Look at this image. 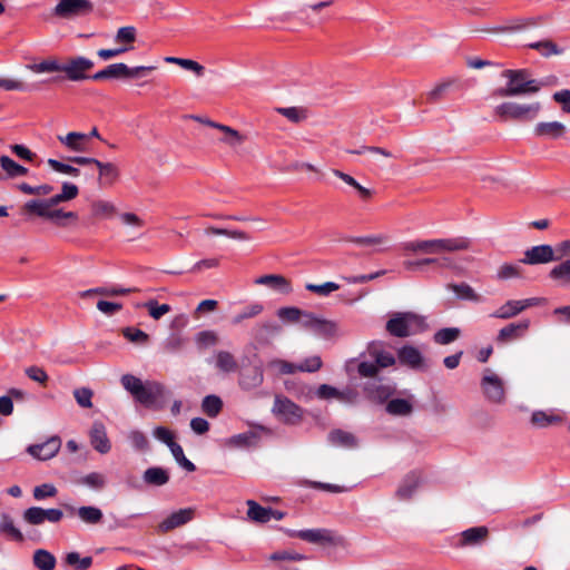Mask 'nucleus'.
I'll return each instance as SVG.
<instances>
[{"mask_svg":"<svg viewBox=\"0 0 570 570\" xmlns=\"http://www.w3.org/2000/svg\"><path fill=\"white\" fill-rule=\"evenodd\" d=\"M470 244L464 237L417 239L403 243L402 249L413 254H443L466 250Z\"/></svg>","mask_w":570,"mask_h":570,"instance_id":"1","label":"nucleus"},{"mask_svg":"<svg viewBox=\"0 0 570 570\" xmlns=\"http://www.w3.org/2000/svg\"><path fill=\"white\" fill-rule=\"evenodd\" d=\"M502 76L508 79V82L505 87L494 91V95L501 98L535 94L541 88L539 81L530 78L527 69H508L502 72Z\"/></svg>","mask_w":570,"mask_h":570,"instance_id":"2","label":"nucleus"},{"mask_svg":"<svg viewBox=\"0 0 570 570\" xmlns=\"http://www.w3.org/2000/svg\"><path fill=\"white\" fill-rule=\"evenodd\" d=\"M386 331L395 337H407L428 330L425 317L414 312L392 313L385 325Z\"/></svg>","mask_w":570,"mask_h":570,"instance_id":"3","label":"nucleus"},{"mask_svg":"<svg viewBox=\"0 0 570 570\" xmlns=\"http://www.w3.org/2000/svg\"><path fill=\"white\" fill-rule=\"evenodd\" d=\"M367 353L373 361H364L358 364L357 371L361 376L374 377L380 367H389L395 363V357L384 350L382 342H372L367 347Z\"/></svg>","mask_w":570,"mask_h":570,"instance_id":"4","label":"nucleus"},{"mask_svg":"<svg viewBox=\"0 0 570 570\" xmlns=\"http://www.w3.org/2000/svg\"><path fill=\"white\" fill-rule=\"evenodd\" d=\"M288 535L292 538H299L301 540L322 547H341L345 544V539L342 535L325 528L291 530L288 531Z\"/></svg>","mask_w":570,"mask_h":570,"instance_id":"5","label":"nucleus"},{"mask_svg":"<svg viewBox=\"0 0 570 570\" xmlns=\"http://www.w3.org/2000/svg\"><path fill=\"white\" fill-rule=\"evenodd\" d=\"M541 110L540 102L532 104H518V102H503L495 107L494 111L502 119L513 120H533Z\"/></svg>","mask_w":570,"mask_h":570,"instance_id":"6","label":"nucleus"},{"mask_svg":"<svg viewBox=\"0 0 570 570\" xmlns=\"http://www.w3.org/2000/svg\"><path fill=\"white\" fill-rule=\"evenodd\" d=\"M168 392L166 387L158 382H146L135 400L146 407L163 409L166 403Z\"/></svg>","mask_w":570,"mask_h":570,"instance_id":"7","label":"nucleus"},{"mask_svg":"<svg viewBox=\"0 0 570 570\" xmlns=\"http://www.w3.org/2000/svg\"><path fill=\"white\" fill-rule=\"evenodd\" d=\"M272 412L282 422L291 425L298 424L303 419V410L283 395H275Z\"/></svg>","mask_w":570,"mask_h":570,"instance_id":"8","label":"nucleus"},{"mask_svg":"<svg viewBox=\"0 0 570 570\" xmlns=\"http://www.w3.org/2000/svg\"><path fill=\"white\" fill-rule=\"evenodd\" d=\"M481 387L485 397L493 403H502L505 399L503 381L490 368L484 371Z\"/></svg>","mask_w":570,"mask_h":570,"instance_id":"9","label":"nucleus"},{"mask_svg":"<svg viewBox=\"0 0 570 570\" xmlns=\"http://www.w3.org/2000/svg\"><path fill=\"white\" fill-rule=\"evenodd\" d=\"M92 11V3L89 0H59L53 13L60 18H71L87 14Z\"/></svg>","mask_w":570,"mask_h":570,"instance_id":"10","label":"nucleus"},{"mask_svg":"<svg viewBox=\"0 0 570 570\" xmlns=\"http://www.w3.org/2000/svg\"><path fill=\"white\" fill-rule=\"evenodd\" d=\"M94 68V61L85 57H76L70 59L67 63L61 65V71H63L67 78L71 81H79L87 79V71Z\"/></svg>","mask_w":570,"mask_h":570,"instance_id":"11","label":"nucleus"},{"mask_svg":"<svg viewBox=\"0 0 570 570\" xmlns=\"http://www.w3.org/2000/svg\"><path fill=\"white\" fill-rule=\"evenodd\" d=\"M530 327V320H522L518 323H509L503 326L495 336L499 345H507L513 341L522 338Z\"/></svg>","mask_w":570,"mask_h":570,"instance_id":"12","label":"nucleus"},{"mask_svg":"<svg viewBox=\"0 0 570 570\" xmlns=\"http://www.w3.org/2000/svg\"><path fill=\"white\" fill-rule=\"evenodd\" d=\"M561 259V256H554V250L550 245L533 246L524 252L521 263L529 265L547 264Z\"/></svg>","mask_w":570,"mask_h":570,"instance_id":"13","label":"nucleus"},{"mask_svg":"<svg viewBox=\"0 0 570 570\" xmlns=\"http://www.w3.org/2000/svg\"><path fill=\"white\" fill-rule=\"evenodd\" d=\"M27 215H35L39 218L48 220L59 227H66L67 222H76L78 215L75 212H65L61 208L55 207L50 209H42L36 212L26 213Z\"/></svg>","mask_w":570,"mask_h":570,"instance_id":"14","label":"nucleus"},{"mask_svg":"<svg viewBox=\"0 0 570 570\" xmlns=\"http://www.w3.org/2000/svg\"><path fill=\"white\" fill-rule=\"evenodd\" d=\"M266 431L263 426L235 434L226 440V445L232 449H248L256 446L261 440V432Z\"/></svg>","mask_w":570,"mask_h":570,"instance_id":"15","label":"nucleus"},{"mask_svg":"<svg viewBox=\"0 0 570 570\" xmlns=\"http://www.w3.org/2000/svg\"><path fill=\"white\" fill-rule=\"evenodd\" d=\"M61 448V440L58 436H51L41 444L29 445L27 452L38 460H49L53 458Z\"/></svg>","mask_w":570,"mask_h":570,"instance_id":"16","label":"nucleus"},{"mask_svg":"<svg viewBox=\"0 0 570 570\" xmlns=\"http://www.w3.org/2000/svg\"><path fill=\"white\" fill-rule=\"evenodd\" d=\"M422 482V476L419 471H411L400 482L395 495L401 501L410 500Z\"/></svg>","mask_w":570,"mask_h":570,"instance_id":"17","label":"nucleus"},{"mask_svg":"<svg viewBox=\"0 0 570 570\" xmlns=\"http://www.w3.org/2000/svg\"><path fill=\"white\" fill-rule=\"evenodd\" d=\"M193 508L180 509L178 511L173 512L164 521H161L158 525V529L160 532L165 533L188 523L189 521L193 520Z\"/></svg>","mask_w":570,"mask_h":570,"instance_id":"18","label":"nucleus"},{"mask_svg":"<svg viewBox=\"0 0 570 570\" xmlns=\"http://www.w3.org/2000/svg\"><path fill=\"white\" fill-rule=\"evenodd\" d=\"M488 537L489 529L484 525L469 528L461 532L456 546L460 548L480 546L487 541Z\"/></svg>","mask_w":570,"mask_h":570,"instance_id":"19","label":"nucleus"},{"mask_svg":"<svg viewBox=\"0 0 570 570\" xmlns=\"http://www.w3.org/2000/svg\"><path fill=\"white\" fill-rule=\"evenodd\" d=\"M567 131L566 125L560 121H541L533 128V135L542 139H559Z\"/></svg>","mask_w":570,"mask_h":570,"instance_id":"20","label":"nucleus"},{"mask_svg":"<svg viewBox=\"0 0 570 570\" xmlns=\"http://www.w3.org/2000/svg\"><path fill=\"white\" fill-rule=\"evenodd\" d=\"M264 373L261 366L244 368L239 373L238 384L243 390L250 391L262 385Z\"/></svg>","mask_w":570,"mask_h":570,"instance_id":"21","label":"nucleus"},{"mask_svg":"<svg viewBox=\"0 0 570 570\" xmlns=\"http://www.w3.org/2000/svg\"><path fill=\"white\" fill-rule=\"evenodd\" d=\"M399 361L402 365L417 370L424 367V357L422 353L412 345H404L397 352Z\"/></svg>","mask_w":570,"mask_h":570,"instance_id":"22","label":"nucleus"},{"mask_svg":"<svg viewBox=\"0 0 570 570\" xmlns=\"http://www.w3.org/2000/svg\"><path fill=\"white\" fill-rule=\"evenodd\" d=\"M90 442L96 451L99 453H108L111 449L109 439L107 436L106 428L101 422H95L90 431Z\"/></svg>","mask_w":570,"mask_h":570,"instance_id":"23","label":"nucleus"},{"mask_svg":"<svg viewBox=\"0 0 570 570\" xmlns=\"http://www.w3.org/2000/svg\"><path fill=\"white\" fill-rule=\"evenodd\" d=\"M57 138L67 149H69L71 151L83 153L87 149L86 148V142L88 141L87 134L71 131L65 136L59 135Z\"/></svg>","mask_w":570,"mask_h":570,"instance_id":"24","label":"nucleus"},{"mask_svg":"<svg viewBox=\"0 0 570 570\" xmlns=\"http://www.w3.org/2000/svg\"><path fill=\"white\" fill-rule=\"evenodd\" d=\"M71 513H76L78 518L86 524H98L102 520V511L92 505H82L78 509L68 507Z\"/></svg>","mask_w":570,"mask_h":570,"instance_id":"25","label":"nucleus"},{"mask_svg":"<svg viewBox=\"0 0 570 570\" xmlns=\"http://www.w3.org/2000/svg\"><path fill=\"white\" fill-rule=\"evenodd\" d=\"M65 202L61 194H57L50 198H37L30 199L24 203L22 210L23 213L50 209L57 207L58 204Z\"/></svg>","mask_w":570,"mask_h":570,"instance_id":"26","label":"nucleus"},{"mask_svg":"<svg viewBox=\"0 0 570 570\" xmlns=\"http://www.w3.org/2000/svg\"><path fill=\"white\" fill-rule=\"evenodd\" d=\"M523 312L520 299H509L497 308L490 316L500 320H510Z\"/></svg>","mask_w":570,"mask_h":570,"instance_id":"27","label":"nucleus"},{"mask_svg":"<svg viewBox=\"0 0 570 570\" xmlns=\"http://www.w3.org/2000/svg\"><path fill=\"white\" fill-rule=\"evenodd\" d=\"M257 284L269 286L281 294L287 295L292 292L291 283L282 275H265L256 281Z\"/></svg>","mask_w":570,"mask_h":570,"instance_id":"28","label":"nucleus"},{"mask_svg":"<svg viewBox=\"0 0 570 570\" xmlns=\"http://www.w3.org/2000/svg\"><path fill=\"white\" fill-rule=\"evenodd\" d=\"M127 71V65L124 62L111 63L105 69L97 71L91 79L96 81L106 79H124Z\"/></svg>","mask_w":570,"mask_h":570,"instance_id":"29","label":"nucleus"},{"mask_svg":"<svg viewBox=\"0 0 570 570\" xmlns=\"http://www.w3.org/2000/svg\"><path fill=\"white\" fill-rule=\"evenodd\" d=\"M216 368L225 374L234 373L238 370L236 357L228 351H218L215 354Z\"/></svg>","mask_w":570,"mask_h":570,"instance_id":"30","label":"nucleus"},{"mask_svg":"<svg viewBox=\"0 0 570 570\" xmlns=\"http://www.w3.org/2000/svg\"><path fill=\"white\" fill-rule=\"evenodd\" d=\"M314 334L327 340L337 337L341 335L340 325L335 321L318 316Z\"/></svg>","mask_w":570,"mask_h":570,"instance_id":"31","label":"nucleus"},{"mask_svg":"<svg viewBox=\"0 0 570 570\" xmlns=\"http://www.w3.org/2000/svg\"><path fill=\"white\" fill-rule=\"evenodd\" d=\"M136 288H125L121 286H99L81 292V297H89L94 295L114 297L119 295H126L131 292H136Z\"/></svg>","mask_w":570,"mask_h":570,"instance_id":"32","label":"nucleus"},{"mask_svg":"<svg viewBox=\"0 0 570 570\" xmlns=\"http://www.w3.org/2000/svg\"><path fill=\"white\" fill-rule=\"evenodd\" d=\"M246 504L248 507L247 515L250 520L259 523H266L272 519V508H264L254 500H248Z\"/></svg>","mask_w":570,"mask_h":570,"instance_id":"33","label":"nucleus"},{"mask_svg":"<svg viewBox=\"0 0 570 570\" xmlns=\"http://www.w3.org/2000/svg\"><path fill=\"white\" fill-rule=\"evenodd\" d=\"M448 288L451 289L460 299L481 303L483 297L478 294L469 284L460 283V284H449Z\"/></svg>","mask_w":570,"mask_h":570,"instance_id":"34","label":"nucleus"},{"mask_svg":"<svg viewBox=\"0 0 570 570\" xmlns=\"http://www.w3.org/2000/svg\"><path fill=\"white\" fill-rule=\"evenodd\" d=\"M328 441L335 446L352 449L357 445L356 438L343 430H333L328 433Z\"/></svg>","mask_w":570,"mask_h":570,"instance_id":"35","label":"nucleus"},{"mask_svg":"<svg viewBox=\"0 0 570 570\" xmlns=\"http://www.w3.org/2000/svg\"><path fill=\"white\" fill-rule=\"evenodd\" d=\"M142 479L147 484L160 487L169 481V474L163 468L153 466L144 472Z\"/></svg>","mask_w":570,"mask_h":570,"instance_id":"36","label":"nucleus"},{"mask_svg":"<svg viewBox=\"0 0 570 570\" xmlns=\"http://www.w3.org/2000/svg\"><path fill=\"white\" fill-rule=\"evenodd\" d=\"M94 559L90 556L81 557L79 552L72 551L63 558V564L73 570H88L92 566Z\"/></svg>","mask_w":570,"mask_h":570,"instance_id":"37","label":"nucleus"},{"mask_svg":"<svg viewBox=\"0 0 570 570\" xmlns=\"http://www.w3.org/2000/svg\"><path fill=\"white\" fill-rule=\"evenodd\" d=\"M56 558L55 556L45 550L38 549L33 553V564L39 570H53L56 567Z\"/></svg>","mask_w":570,"mask_h":570,"instance_id":"38","label":"nucleus"},{"mask_svg":"<svg viewBox=\"0 0 570 570\" xmlns=\"http://www.w3.org/2000/svg\"><path fill=\"white\" fill-rule=\"evenodd\" d=\"M549 277L559 282L561 286H570V259L556 265L549 272Z\"/></svg>","mask_w":570,"mask_h":570,"instance_id":"39","label":"nucleus"},{"mask_svg":"<svg viewBox=\"0 0 570 570\" xmlns=\"http://www.w3.org/2000/svg\"><path fill=\"white\" fill-rule=\"evenodd\" d=\"M216 129L224 134V137L220 139V141L230 146L232 148L240 146L245 140V137L239 131L229 126L220 125L216 126Z\"/></svg>","mask_w":570,"mask_h":570,"instance_id":"40","label":"nucleus"},{"mask_svg":"<svg viewBox=\"0 0 570 570\" xmlns=\"http://www.w3.org/2000/svg\"><path fill=\"white\" fill-rule=\"evenodd\" d=\"M386 411L392 415L406 416L413 411V406L409 400L393 399L386 404Z\"/></svg>","mask_w":570,"mask_h":570,"instance_id":"41","label":"nucleus"},{"mask_svg":"<svg viewBox=\"0 0 570 570\" xmlns=\"http://www.w3.org/2000/svg\"><path fill=\"white\" fill-rule=\"evenodd\" d=\"M530 49L537 50L541 56L548 58L551 56H558L562 53V49H560L553 41L551 40H541L531 42L528 45Z\"/></svg>","mask_w":570,"mask_h":570,"instance_id":"42","label":"nucleus"},{"mask_svg":"<svg viewBox=\"0 0 570 570\" xmlns=\"http://www.w3.org/2000/svg\"><path fill=\"white\" fill-rule=\"evenodd\" d=\"M91 212L97 218H109L117 213V208L108 200L98 199L91 203Z\"/></svg>","mask_w":570,"mask_h":570,"instance_id":"43","label":"nucleus"},{"mask_svg":"<svg viewBox=\"0 0 570 570\" xmlns=\"http://www.w3.org/2000/svg\"><path fill=\"white\" fill-rule=\"evenodd\" d=\"M0 165L1 168L12 178L26 176L28 174V169L26 167L17 164L10 157L4 155L0 157Z\"/></svg>","mask_w":570,"mask_h":570,"instance_id":"44","label":"nucleus"},{"mask_svg":"<svg viewBox=\"0 0 570 570\" xmlns=\"http://www.w3.org/2000/svg\"><path fill=\"white\" fill-rule=\"evenodd\" d=\"M165 61L168 63L177 65L186 70L195 72L198 77L203 76L205 68L195 60L177 58V57H166Z\"/></svg>","mask_w":570,"mask_h":570,"instance_id":"45","label":"nucleus"},{"mask_svg":"<svg viewBox=\"0 0 570 570\" xmlns=\"http://www.w3.org/2000/svg\"><path fill=\"white\" fill-rule=\"evenodd\" d=\"M0 531L10 535L13 540L22 541L23 535L18 528L14 527L12 518L8 513L0 514Z\"/></svg>","mask_w":570,"mask_h":570,"instance_id":"46","label":"nucleus"},{"mask_svg":"<svg viewBox=\"0 0 570 570\" xmlns=\"http://www.w3.org/2000/svg\"><path fill=\"white\" fill-rule=\"evenodd\" d=\"M97 168L99 169V180L102 183V179L106 180V184H112L119 176L118 168L111 163H97Z\"/></svg>","mask_w":570,"mask_h":570,"instance_id":"47","label":"nucleus"},{"mask_svg":"<svg viewBox=\"0 0 570 570\" xmlns=\"http://www.w3.org/2000/svg\"><path fill=\"white\" fill-rule=\"evenodd\" d=\"M138 307L147 308L150 317H153L154 320H160L164 315L171 311L170 305H159L156 299H149L142 304H139Z\"/></svg>","mask_w":570,"mask_h":570,"instance_id":"48","label":"nucleus"},{"mask_svg":"<svg viewBox=\"0 0 570 570\" xmlns=\"http://www.w3.org/2000/svg\"><path fill=\"white\" fill-rule=\"evenodd\" d=\"M461 331L458 327H445L434 334V342L440 345L450 344L459 338Z\"/></svg>","mask_w":570,"mask_h":570,"instance_id":"49","label":"nucleus"},{"mask_svg":"<svg viewBox=\"0 0 570 570\" xmlns=\"http://www.w3.org/2000/svg\"><path fill=\"white\" fill-rule=\"evenodd\" d=\"M276 111L294 124H298L307 118L306 110L301 107H279L276 108Z\"/></svg>","mask_w":570,"mask_h":570,"instance_id":"50","label":"nucleus"},{"mask_svg":"<svg viewBox=\"0 0 570 570\" xmlns=\"http://www.w3.org/2000/svg\"><path fill=\"white\" fill-rule=\"evenodd\" d=\"M222 407L223 402L216 395H207L202 402V410L210 417L217 416Z\"/></svg>","mask_w":570,"mask_h":570,"instance_id":"51","label":"nucleus"},{"mask_svg":"<svg viewBox=\"0 0 570 570\" xmlns=\"http://www.w3.org/2000/svg\"><path fill=\"white\" fill-rule=\"evenodd\" d=\"M137 37V30L132 26L121 27L117 30L115 36L116 43H122L124 46H131Z\"/></svg>","mask_w":570,"mask_h":570,"instance_id":"52","label":"nucleus"},{"mask_svg":"<svg viewBox=\"0 0 570 570\" xmlns=\"http://www.w3.org/2000/svg\"><path fill=\"white\" fill-rule=\"evenodd\" d=\"M302 311L294 306L281 307L277 309V316L284 323L298 324Z\"/></svg>","mask_w":570,"mask_h":570,"instance_id":"53","label":"nucleus"},{"mask_svg":"<svg viewBox=\"0 0 570 570\" xmlns=\"http://www.w3.org/2000/svg\"><path fill=\"white\" fill-rule=\"evenodd\" d=\"M531 422L535 426L547 428L549 425L561 422V417L558 415L548 414L543 411H535L531 416Z\"/></svg>","mask_w":570,"mask_h":570,"instance_id":"54","label":"nucleus"},{"mask_svg":"<svg viewBox=\"0 0 570 570\" xmlns=\"http://www.w3.org/2000/svg\"><path fill=\"white\" fill-rule=\"evenodd\" d=\"M169 450L180 466L189 472L196 470L195 464L185 456L183 448L178 443L169 444Z\"/></svg>","mask_w":570,"mask_h":570,"instance_id":"55","label":"nucleus"},{"mask_svg":"<svg viewBox=\"0 0 570 570\" xmlns=\"http://www.w3.org/2000/svg\"><path fill=\"white\" fill-rule=\"evenodd\" d=\"M263 312V305L258 303L250 304L246 306L240 313L235 315L232 320V323L237 325L240 324L246 318H252L259 315Z\"/></svg>","mask_w":570,"mask_h":570,"instance_id":"56","label":"nucleus"},{"mask_svg":"<svg viewBox=\"0 0 570 570\" xmlns=\"http://www.w3.org/2000/svg\"><path fill=\"white\" fill-rule=\"evenodd\" d=\"M18 188L27 195H36V196H48L52 193L53 187L49 184H42L39 186H31L26 183H21Z\"/></svg>","mask_w":570,"mask_h":570,"instance_id":"57","label":"nucleus"},{"mask_svg":"<svg viewBox=\"0 0 570 570\" xmlns=\"http://www.w3.org/2000/svg\"><path fill=\"white\" fill-rule=\"evenodd\" d=\"M127 439L130 442L131 446L137 451H146L148 449L149 443L147 436L141 431H129L127 434Z\"/></svg>","mask_w":570,"mask_h":570,"instance_id":"58","label":"nucleus"},{"mask_svg":"<svg viewBox=\"0 0 570 570\" xmlns=\"http://www.w3.org/2000/svg\"><path fill=\"white\" fill-rule=\"evenodd\" d=\"M23 520L31 525H39L45 522V509L31 507L23 512Z\"/></svg>","mask_w":570,"mask_h":570,"instance_id":"59","label":"nucleus"},{"mask_svg":"<svg viewBox=\"0 0 570 570\" xmlns=\"http://www.w3.org/2000/svg\"><path fill=\"white\" fill-rule=\"evenodd\" d=\"M81 483L94 490H101L105 488L107 480L102 473L91 472L81 479Z\"/></svg>","mask_w":570,"mask_h":570,"instance_id":"60","label":"nucleus"},{"mask_svg":"<svg viewBox=\"0 0 570 570\" xmlns=\"http://www.w3.org/2000/svg\"><path fill=\"white\" fill-rule=\"evenodd\" d=\"M27 69H29L36 73L55 72V71H61V65H59L57 60L50 59V60H43L39 63L28 65Z\"/></svg>","mask_w":570,"mask_h":570,"instance_id":"61","label":"nucleus"},{"mask_svg":"<svg viewBox=\"0 0 570 570\" xmlns=\"http://www.w3.org/2000/svg\"><path fill=\"white\" fill-rule=\"evenodd\" d=\"M121 384L126 391H128L134 397L138 394L145 383L141 382L140 379L131 375L125 374L121 376Z\"/></svg>","mask_w":570,"mask_h":570,"instance_id":"62","label":"nucleus"},{"mask_svg":"<svg viewBox=\"0 0 570 570\" xmlns=\"http://www.w3.org/2000/svg\"><path fill=\"white\" fill-rule=\"evenodd\" d=\"M268 367L279 374H294L298 371L296 364L279 358L271 361Z\"/></svg>","mask_w":570,"mask_h":570,"instance_id":"63","label":"nucleus"},{"mask_svg":"<svg viewBox=\"0 0 570 570\" xmlns=\"http://www.w3.org/2000/svg\"><path fill=\"white\" fill-rule=\"evenodd\" d=\"M94 392L88 387H79L73 391V396L79 406L90 409L92 406Z\"/></svg>","mask_w":570,"mask_h":570,"instance_id":"64","label":"nucleus"}]
</instances>
